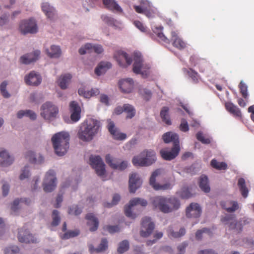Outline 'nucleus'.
Here are the masks:
<instances>
[{
  "label": "nucleus",
  "mask_w": 254,
  "mask_h": 254,
  "mask_svg": "<svg viewBox=\"0 0 254 254\" xmlns=\"http://www.w3.org/2000/svg\"><path fill=\"white\" fill-rule=\"evenodd\" d=\"M153 208L164 213H168L175 211L180 207V201L175 197H167L163 196H156L151 201Z\"/></svg>",
  "instance_id": "obj_1"
},
{
  "label": "nucleus",
  "mask_w": 254,
  "mask_h": 254,
  "mask_svg": "<svg viewBox=\"0 0 254 254\" xmlns=\"http://www.w3.org/2000/svg\"><path fill=\"white\" fill-rule=\"evenodd\" d=\"M101 127L100 121L96 119H90L80 125L77 132V136L83 141H90L98 133Z\"/></svg>",
  "instance_id": "obj_2"
},
{
  "label": "nucleus",
  "mask_w": 254,
  "mask_h": 254,
  "mask_svg": "<svg viewBox=\"0 0 254 254\" xmlns=\"http://www.w3.org/2000/svg\"><path fill=\"white\" fill-rule=\"evenodd\" d=\"M69 135L66 132H58L52 137V141L56 154L63 156L66 153L69 148Z\"/></svg>",
  "instance_id": "obj_3"
},
{
  "label": "nucleus",
  "mask_w": 254,
  "mask_h": 254,
  "mask_svg": "<svg viewBox=\"0 0 254 254\" xmlns=\"http://www.w3.org/2000/svg\"><path fill=\"white\" fill-rule=\"evenodd\" d=\"M156 160V153L153 150H145L138 155L134 156L132 160L135 166H148Z\"/></svg>",
  "instance_id": "obj_4"
},
{
  "label": "nucleus",
  "mask_w": 254,
  "mask_h": 254,
  "mask_svg": "<svg viewBox=\"0 0 254 254\" xmlns=\"http://www.w3.org/2000/svg\"><path fill=\"white\" fill-rule=\"evenodd\" d=\"M134 63L133 64V71L136 74H140L143 77H146L149 74L147 70L149 67L143 64V60L141 55L139 53H134Z\"/></svg>",
  "instance_id": "obj_5"
},
{
  "label": "nucleus",
  "mask_w": 254,
  "mask_h": 254,
  "mask_svg": "<svg viewBox=\"0 0 254 254\" xmlns=\"http://www.w3.org/2000/svg\"><path fill=\"white\" fill-rule=\"evenodd\" d=\"M41 115L46 120L52 121L55 119L59 113L58 107L50 102H46L41 108Z\"/></svg>",
  "instance_id": "obj_6"
},
{
  "label": "nucleus",
  "mask_w": 254,
  "mask_h": 254,
  "mask_svg": "<svg viewBox=\"0 0 254 254\" xmlns=\"http://www.w3.org/2000/svg\"><path fill=\"white\" fill-rule=\"evenodd\" d=\"M19 30L23 35L37 33L38 27L35 20L32 18L22 20L19 24Z\"/></svg>",
  "instance_id": "obj_7"
},
{
  "label": "nucleus",
  "mask_w": 254,
  "mask_h": 254,
  "mask_svg": "<svg viewBox=\"0 0 254 254\" xmlns=\"http://www.w3.org/2000/svg\"><path fill=\"white\" fill-rule=\"evenodd\" d=\"M56 181L55 172L53 170L47 172L43 183L44 191L49 192L54 190L57 185Z\"/></svg>",
  "instance_id": "obj_8"
},
{
  "label": "nucleus",
  "mask_w": 254,
  "mask_h": 254,
  "mask_svg": "<svg viewBox=\"0 0 254 254\" xmlns=\"http://www.w3.org/2000/svg\"><path fill=\"white\" fill-rule=\"evenodd\" d=\"M161 171L160 169H156L152 174L150 179L149 184L150 186L156 190H168L172 188V185L170 183H167L163 185H160L156 182V178L161 174Z\"/></svg>",
  "instance_id": "obj_9"
},
{
  "label": "nucleus",
  "mask_w": 254,
  "mask_h": 254,
  "mask_svg": "<svg viewBox=\"0 0 254 254\" xmlns=\"http://www.w3.org/2000/svg\"><path fill=\"white\" fill-rule=\"evenodd\" d=\"M89 161L91 165L95 170L98 176H102L105 174V164L99 156L92 155L90 157Z\"/></svg>",
  "instance_id": "obj_10"
},
{
  "label": "nucleus",
  "mask_w": 254,
  "mask_h": 254,
  "mask_svg": "<svg viewBox=\"0 0 254 254\" xmlns=\"http://www.w3.org/2000/svg\"><path fill=\"white\" fill-rule=\"evenodd\" d=\"M139 204L142 206H146L147 204V202L146 200L140 198H134L130 200L129 205L126 206L125 208V213L126 215L132 219H134L136 215L131 212V207L136 205Z\"/></svg>",
  "instance_id": "obj_11"
},
{
  "label": "nucleus",
  "mask_w": 254,
  "mask_h": 254,
  "mask_svg": "<svg viewBox=\"0 0 254 254\" xmlns=\"http://www.w3.org/2000/svg\"><path fill=\"white\" fill-rule=\"evenodd\" d=\"M114 57L119 65L123 67H127L132 63V59L128 56L127 53L122 51H116L114 54Z\"/></svg>",
  "instance_id": "obj_12"
},
{
  "label": "nucleus",
  "mask_w": 254,
  "mask_h": 254,
  "mask_svg": "<svg viewBox=\"0 0 254 254\" xmlns=\"http://www.w3.org/2000/svg\"><path fill=\"white\" fill-rule=\"evenodd\" d=\"M154 229V224L151 221V218L145 217L142 219L140 235L143 237L149 236Z\"/></svg>",
  "instance_id": "obj_13"
},
{
  "label": "nucleus",
  "mask_w": 254,
  "mask_h": 254,
  "mask_svg": "<svg viewBox=\"0 0 254 254\" xmlns=\"http://www.w3.org/2000/svg\"><path fill=\"white\" fill-rule=\"evenodd\" d=\"M107 128L113 138L115 140H123L127 138L126 134L121 132L119 128L116 127L114 122L111 120L108 121Z\"/></svg>",
  "instance_id": "obj_14"
},
{
  "label": "nucleus",
  "mask_w": 254,
  "mask_h": 254,
  "mask_svg": "<svg viewBox=\"0 0 254 254\" xmlns=\"http://www.w3.org/2000/svg\"><path fill=\"white\" fill-rule=\"evenodd\" d=\"M17 238L21 243H36L37 242V239L24 227L19 230Z\"/></svg>",
  "instance_id": "obj_15"
},
{
  "label": "nucleus",
  "mask_w": 254,
  "mask_h": 254,
  "mask_svg": "<svg viewBox=\"0 0 254 254\" xmlns=\"http://www.w3.org/2000/svg\"><path fill=\"white\" fill-rule=\"evenodd\" d=\"M180 146H173L170 151L162 149L160 151L161 157L165 160L170 161L175 158L179 153Z\"/></svg>",
  "instance_id": "obj_16"
},
{
  "label": "nucleus",
  "mask_w": 254,
  "mask_h": 254,
  "mask_svg": "<svg viewBox=\"0 0 254 254\" xmlns=\"http://www.w3.org/2000/svg\"><path fill=\"white\" fill-rule=\"evenodd\" d=\"M106 163L113 169L123 170L127 166V161H122L120 163L118 159H113L110 155L108 154L106 156Z\"/></svg>",
  "instance_id": "obj_17"
},
{
  "label": "nucleus",
  "mask_w": 254,
  "mask_h": 254,
  "mask_svg": "<svg viewBox=\"0 0 254 254\" xmlns=\"http://www.w3.org/2000/svg\"><path fill=\"white\" fill-rule=\"evenodd\" d=\"M201 213V209L198 203H191L186 209V215L188 218H198Z\"/></svg>",
  "instance_id": "obj_18"
},
{
  "label": "nucleus",
  "mask_w": 254,
  "mask_h": 254,
  "mask_svg": "<svg viewBox=\"0 0 254 254\" xmlns=\"http://www.w3.org/2000/svg\"><path fill=\"white\" fill-rule=\"evenodd\" d=\"M24 81L28 85L37 86L41 83L42 79L39 74H37L34 71H32L25 76Z\"/></svg>",
  "instance_id": "obj_19"
},
{
  "label": "nucleus",
  "mask_w": 254,
  "mask_h": 254,
  "mask_svg": "<svg viewBox=\"0 0 254 254\" xmlns=\"http://www.w3.org/2000/svg\"><path fill=\"white\" fill-rule=\"evenodd\" d=\"M142 184V181L136 173L131 174L129 179V191L134 193Z\"/></svg>",
  "instance_id": "obj_20"
},
{
  "label": "nucleus",
  "mask_w": 254,
  "mask_h": 254,
  "mask_svg": "<svg viewBox=\"0 0 254 254\" xmlns=\"http://www.w3.org/2000/svg\"><path fill=\"white\" fill-rule=\"evenodd\" d=\"M70 111L71 113L70 118L74 122H77L80 118L81 109L75 101H72L69 105Z\"/></svg>",
  "instance_id": "obj_21"
},
{
  "label": "nucleus",
  "mask_w": 254,
  "mask_h": 254,
  "mask_svg": "<svg viewBox=\"0 0 254 254\" xmlns=\"http://www.w3.org/2000/svg\"><path fill=\"white\" fill-rule=\"evenodd\" d=\"M40 54L39 50L34 51L33 53L23 55L21 57L20 61L24 64H29L31 63L35 62L38 59Z\"/></svg>",
  "instance_id": "obj_22"
},
{
  "label": "nucleus",
  "mask_w": 254,
  "mask_h": 254,
  "mask_svg": "<svg viewBox=\"0 0 254 254\" xmlns=\"http://www.w3.org/2000/svg\"><path fill=\"white\" fill-rule=\"evenodd\" d=\"M0 165L6 167L11 165L13 162V158L10 156L6 150L0 148Z\"/></svg>",
  "instance_id": "obj_23"
},
{
  "label": "nucleus",
  "mask_w": 254,
  "mask_h": 254,
  "mask_svg": "<svg viewBox=\"0 0 254 254\" xmlns=\"http://www.w3.org/2000/svg\"><path fill=\"white\" fill-rule=\"evenodd\" d=\"M119 86L124 93L131 92L133 87V81L131 78L122 79L119 82Z\"/></svg>",
  "instance_id": "obj_24"
},
{
  "label": "nucleus",
  "mask_w": 254,
  "mask_h": 254,
  "mask_svg": "<svg viewBox=\"0 0 254 254\" xmlns=\"http://www.w3.org/2000/svg\"><path fill=\"white\" fill-rule=\"evenodd\" d=\"M162 138L166 143L172 142L174 146H180L179 136L177 133L167 132L163 134Z\"/></svg>",
  "instance_id": "obj_25"
},
{
  "label": "nucleus",
  "mask_w": 254,
  "mask_h": 254,
  "mask_svg": "<svg viewBox=\"0 0 254 254\" xmlns=\"http://www.w3.org/2000/svg\"><path fill=\"white\" fill-rule=\"evenodd\" d=\"M171 40L173 41V46L179 50H183L186 47V43L178 36L175 31L171 32Z\"/></svg>",
  "instance_id": "obj_26"
},
{
  "label": "nucleus",
  "mask_w": 254,
  "mask_h": 254,
  "mask_svg": "<svg viewBox=\"0 0 254 254\" xmlns=\"http://www.w3.org/2000/svg\"><path fill=\"white\" fill-rule=\"evenodd\" d=\"M221 207L228 212H233L238 210L239 205L237 201H222L220 203Z\"/></svg>",
  "instance_id": "obj_27"
},
{
  "label": "nucleus",
  "mask_w": 254,
  "mask_h": 254,
  "mask_svg": "<svg viewBox=\"0 0 254 254\" xmlns=\"http://www.w3.org/2000/svg\"><path fill=\"white\" fill-rule=\"evenodd\" d=\"M226 109L234 117L241 118L242 113L240 109L232 102H226L225 104Z\"/></svg>",
  "instance_id": "obj_28"
},
{
  "label": "nucleus",
  "mask_w": 254,
  "mask_h": 254,
  "mask_svg": "<svg viewBox=\"0 0 254 254\" xmlns=\"http://www.w3.org/2000/svg\"><path fill=\"white\" fill-rule=\"evenodd\" d=\"M88 246L89 251L91 253L103 252L108 248V241L106 238L102 239L100 244L97 248H95L91 244H88Z\"/></svg>",
  "instance_id": "obj_29"
},
{
  "label": "nucleus",
  "mask_w": 254,
  "mask_h": 254,
  "mask_svg": "<svg viewBox=\"0 0 254 254\" xmlns=\"http://www.w3.org/2000/svg\"><path fill=\"white\" fill-rule=\"evenodd\" d=\"M86 219L88 220L87 224L90 227V231H96L98 229L99 225L98 219L93 213H89L87 214L86 216Z\"/></svg>",
  "instance_id": "obj_30"
},
{
  "label": "nucleus",
  "mask_w": 254,
  "mask_h": 254,
  "mask_svg": "<svg viewBox=\"0 0 254 254\" xmlns=\"http://www.w3.org/2000/svg\"><path fill=\"white\" fill-rule=\"evenodd\" d=\"M42 9L47 17L51 20L54 19L56 16V12L55 8L51 6L48 3H43L42 5Z\"/></svg>",
  "instance_id": "obj_31"
},
{
  "label": "nucleus",
  "mask_w": 254,
  "mask_h": 254,
  "mask_svg": "<svg viewBox=\"0 0 254 254\" xmlns=\"http://www.w3.org/2000/svg\"><path fill=\"white\" fill-rule=\"evenodd\" d=\"M221 221L225 224H229V228L231 229H236L238 223L235 220V215H226L221 218Z\"/></svg>",
  "instance_id": "obj_32"
},
{
  "label": "nucleus",
  "mask_w": 254,
  "mask_h": 254,
  "mask_svg": "<svg viewBox=\"0 0 254 254\" xmlns=\"http://www.w3.org/2000/svg\"><path fill=\"white\" fill-rule=\"evenodd\" d=\"M112 67V64L107 62H101L95 69V73L100 76Z\"/></svg>",
  "instance_id": "obj_33"
},
{
  "label": "nucleus",
  "mask_w": 254,
  "mask_h": 254,
  "mask_svg": "<svg viewBox=\"0 0 254 254\" xmlns=\"http://www.w3.org/2000/svg\"><path fill=\"white\" fill-rule=\"evenodd\" d=\"M199 187L201 190L205 192H208L210 191V188L208 184V179L206 176L202 175L200 177Z\"/></svg>",
  "instance_id": "obj_34"
},
{
  "label": "nucleus",
  "mask_w": 254,
  "mask_h": 254,
  "mask_svg": "<svg viewBox=\"0 0 254 254\" xmlns=\"http://www.w3.org/2000/svg\"><path fill=\"white\" fill-rule=\"evenodd\" d=\"M167 235L170 238H179L186 234V230L184 228H181L179 232H175L172 228L170 227L167 229Z\"/></svg>",
  "instance_id": "obj_35"
},
{
  "label": "nucleus",
  "mask_w": 254,
  "mask_h": 254,
  "mask_svg": "<svg viewBox=\"0 0 254 254\" xmlns=\"http://www.w3.org/2000/svg\"><path fill=\"white\" fill-rule=\"evenodd\" d=\"M133 8L136 12L142 13L145 10L150 9L151 3L148 0H142L140 2V5H134Z\"/></svg>",
  "instance_id": "obj_36"
},
{
  "label": "nucleus",
  "mask_w": 254,
  "mask_h": 254,
  "mask_svg": "<svg viewBox=\"0 0 254 254\" xmlns=\"http://www.w3.org/2000/svg\"><path fill=\"white\" fill-rule=\"evenodd\" d=\"M103 4L108 9L122 12V9L114 0H102Z\"/></svg>",
  "instance_id": "obj_37"
},
{
  "label": "nucleus",
  "mask_w": 254,
  "mask_h": 254,
  "mask_svg": "<svg viewBox=\"0 0 254 254\" xmlns=\"http://www.w3.org/2000/svg\"><path fill=\"white\" fill-rule=\"evenodd\" d=\"M183 71L191 79L194 83H198L199 76L196 71L192 68L187 69L186 68L183 69Z\"/></svg>",
  "instance_id": "obj_38"
},
{
  "label": "nucleus",
  "mask_w": 254,
  "mask_h": 254,
  "mask_svg": "<svg viewBox=\"0 0 254 254\" xmlns=\"http://www.w3.org/2000/svg\"><path fill=\"white\" fill-rule=\"evenodd\" d=\"M47 55L52 58H59L61 54V51L59 46L53 45L51 47L50 51L47 50Z\"/></svg>",
  "instance_id": "obj_39"
},
{
  "label": "nucleus",
  "mask_w": 254,
  "mask_h": 254,
  "mask_svg": "<svg viewBox=\"0 0 254 254\" xmlns=\"http://www.w3.org/2000/svg\"><path fill=\"white\" fill-rule=\"evenodd\" d=\"M238 186L239 187L242 196L246 198L247 197L249 190L246 186V182L244 178H241L238 180Z\"/></svg>",
  "instance_id": "obj_40"
},
{
  "label": "nucleus",
  "mask_w": 254,
  "mask_h": 254,
  "mask_svg": "<svg viewBox=\"0 0 254 254\" xmlns=\"http://www.w3.org/2000/svg\"><path fill=\"white\" fill-rule=\"evenodd\" d=\"M72 76L70 74H66L61 76L59 79V85L61 89H65L67 88L68 83L70 82Z\"/></svg>",
  "instance_id": "obj_41"
},
{
  "label": "nucleus",
  "mask_w": 254,
  "mask_h": 254,
  "mask_svg": "<svg viewBox=\"0 0 254 254\" xmlns=\"http://www.w3.org/2000/svg\"><path fill=\"white\" fill-rule=\"evenodd\" d=\"M160 116L163 122L168 125L171 124V121L169 115V108L164 107L160 112Z\"/></svg>",
  "instance_id": "obj_42"
},
{
  "label": "nucleus",
  "mask_w": 254,
  "mask_h": 254,
  "mask_svg": "<svg viewBox=\"0 0 254 254\" xmlns=\"http://www.w3.org/2000/svg\"><path fill=\"white\" fill-rule=\"evenodd\" d=\"M30 202L31 200L29 198H26L15 199L12 204L11 209L13 212H15L18 209V205L20 203H24L25 204L28 205L30 203Z\"/></svg>",
  "instance_id": "obj_43"
},
{
  "label": "nucleus",
  "mask_w": 254,
  "mask_h": 254,
  "mask_svg": "<svg viewBox=\"0 0 254 254\" xmlns=\"http://www.w3.org/2000/svg\"><path fill=\"white\" fill-rule=\"evenodd\" d=\"M124 112L127 114L126 117L127 119H131L135 115L134 108L130 104H124Z\"/></svg>",
  "instance_id": "obj_44"
},
{
  "label": "nucleus",
  "mask_w": 254,
  "mask_h": 254,
  "mask_svg": "<svg viewBox=\"0 0 254 254\" xmlns=\"http://www.w3.org/2000/svg\"><path fill=\"white\" fill-rule=\"evenodd\" d=\"M162 27L156 28V31L154 30L153 32L157 35L159 42H162L168 44L170 43V41L162 32Z\"/></svg>",
  "instance_id": "obj_45"
},
{
  "label": "nucleus",
  "mask_w": 254,
  "mask_h": 254,
  "mask_svg": "<svg viewBox=\"0 0 254 254\" xmlns=\"http://www.w3.org/2000/svg\"><path fill=\"white\" fill-rule=\"evenodd\" d=\"M206 234L209 237H211L212 233L210 229L204 228L201 230H198L195 233V238L197 240H201L203 237V234Z\"/></svg>",
  "instance_id": "obj_46"
},
{
  "label": "nucleus",
  "mask_w": 254,
  "mask_h": 254,
  "mask_svg": "<svg viewBox=\"0 0 254 254\" xmlns=\"http://www.w3.org/2000/svg\"><path fill=\"white\" fill-rule=\"evenodd\" d=\"M191 188L184 187L179 192V194L182 198H189L192 196L191 192Z\"/></svg>",
  "instance_id": "obj_47"
},
{
  "label": "nucleus",
  "mask_w": 254,
  "mask_h": 254,
  "mask_svg": "<svg viewBox=\"0 0 254 254\" xmlns=\"http://www.w3.org/2000/svg\"><path fill=\"white\" fill-rule=\"evenodd\" d=\"M211 166L217 170H226L227 168V165L225 162H219L215 159H212L211 161Z\"/></svg>",
  "instance_id": "obj_48"
},
{
  "label": "nucleus",
  "mask_w": 254,
  "mask_h": 254,
  "mask_svg": "<svg viewBox=\"0 0 254 254\" xmlns=\"http://www.w3.org/2000/svg\"><path fill=\"white\" fill-rule=\"evenodd\" d=\"M85 48L88 50H90V52L93 51L97 54H101L103 51V47L100 45H93L91 44L88 43L85 44Z\"/></svg>",
  "instance_id": "obj_49"
},
{
  "label": "nucleus",
  "mask_w": 254,
  "mask_h": 254,
  "mask_svg": "<svg viewBox=\"0 0 254 254\" xmlns=\"http://www.w3.org/2000/svg\"><path fill=\"white\" fill-rule=\"evenodd\" d=\"M7 84L6 81H4L0 85V92L4 98H9L10 97V93L6 89Z\"/></svg>",
  "instance_id": "obj_50"
},
{
  "label": "nucleus",
  "mask_w": 254,
  "mask_h": 254,
  "mask_svg": "<svg viewBox=\"0 0 254 254\" xmlns=\"http://www.w3.org/2000/svg\"><path fill=\"white\" fill-rule=\"evenodd\" d=\"M239 88L243 97L246 99H247L249 96L248 93V86L243 81H241L239 83Z\"/></svg>",
  "instance_id": "obj_51"
},
{
  "label": "nucleus",
  "mask_w": 254,
  "mask_h": 254,
  "mask_svg": "<svg viewBox=\"0 0 254 254\" xmlns=\"http://www.w3.org/2000/svg\"><path fill=\"white\" fill-rule=\"evenodd\" d=\"M129 243L127 240H124L119 244L118 252L120 254H123L128 250Z\"/></svg>",
  "instance_id": "obj_52"
},
{
  "label": "nucleus",
  "mask_w": 254,
  "mask_h": 254,
  "mask_svg": "<svg viewBox=\"0 0 254 254\" xmlns=\"http://www.w3.org/2000/svg\"><path fill=\"white\" fill-rule=\"evenodd\" d=\"M139 93L146 101H148L152 96L151 92L149 90L145 88L139 89Z\"/></svg>",
  "instance_id": "obj_53"
},
{
  "label": "nucleus",
  "mask_w": 254,
  "mask_h": 254,
  "mask_svg": "<svg viewBox=\"0 0 254 254\" xmlns=\"http://www.w3.org/2000/svg\"><path fill=\"white\" fill-rule=\"evenodd\" d=\"M53 221L51 223L52 226L55 227L59 225L60 222V217L59 216V212L57 210H54L52 213Z\"/></svg>",
  "instance_id": "obj_54"
},
{
  "label": "nucleus",
  "mask_w": 254,
  "mask_h": 254,
  "mask_svg": "<svg viewBox=\"0 0 254 254\" xmlns=\"http://www.w3.org/2000/svg\"><path fill=\"white\" fill-rule=\"evenodd\" d=\"M79 234V231L75 230L73 231H68L65 232L61 237L63 239L66 240L71 238L75 237Z\"/></svg>",
  "instance_id": "obj_55"
},
{
  "label": "nucleus",
  "mask_w": 254,
  "mask_h": 254,
  "mask_svg": "<svg viewBox=\"0 0 254 254\" xmlns=\"http://www.w3.org/2000/svg\"><path fill=\"white\" fill-rule=\"evenodd\" d=\"M68 213L71 215H78L82 212V209L77 205H72L68 209Z\"/></svg>",
  "instance_id": "obj_56"
},
{
  "label": "nucleus",
  "mask_w": 254,
  "mask_h": 254,
  "mask_svg": "<svg viewBox=\"0 0 254 254\" xmlns=\"http://www.w3.org/2000/svg\"><path fill=\"white\" fill-rule=\"evenodd\" d=\"M5 254H21L19 252V249L17 246H12L7 248L4 250Z\"/></svg>",
  "instance_id": "obj_57"
},
{
  "label": "nucleus",
  "mask_w": 254,
  "mask_h": 254,
  "mask_svg": "<svg viewBox=\"0 0 254 254\" xmlns=\"http://www.w3.org/2000/svg\"><path fill=\"white\" fill-rule=\"evenodd\" d=\"M196 137L197 140L201 141L202 143L209 144L211 142L210 139L208 138H205L201 132H198L197 133Z\"/></svg>",
  "instance_id": "obj_58"
},
{
  "label": "nucleus",
  "mask_w": 254,
  "mask_h": 254,
  "mask_svg": "<svg viewBox=\"0 0 254 254\" xmlns=\"http://www.w3.org/2000/svg\"><path fill=\"white\" fill-rule=\"evenodd\" d=\"M104 230H107L110 233H114L115 232H119L120 231V228L118 226H111L107 225L104 227Z\"/></svg>",
  "instance_id": "obj_59"
},
{
  "label": "nucleus",
  "mask_w": 254,
  "mask_h": 254,
  "mask_svg": "<svg viewBox=\"0 0 254 254\" xmlns=\"http://www.w3.org/2000/svg\"><path fill=\"white\" fill-rule=\"evenodd\" d=\"M120 198L121 197L120 195L118 194H115L113 197L112 203L110 204L108 203L107 205H105V206L108 207H110L114 205H116L118 203V202L120 201Z\"/></svg>",
  "instance_id": "obj_60"
},
{
  "label": "nucleus",
  "mask_w": 254,
  "mask_h": 254,
  "mask_svg": "<svg viewBox=\"0 0 254 254\" xmlns=\"http://www.w3.org/2000/svg\"><path fill=\"white\" fill-rule=\"evenodd\" d=\"M25 157L32 163H36L37 162V160L35 157V154L33 151H28L26 154Z\"/></svg>",
  "instance_id": "obj_61"
},
{
  "label": "nucleus",
  "mask_w": 254,
  "mask_h": 254,
  "mask_svg": "<svg viewBox=\"0 0 254 254\" xmlns=\"http://www.w3.org/2000/svg\"><path fill=\"white\" fill-rule=\"evenodd\" d=\"M180 129L181 131L186 132L189 130V126L186 119H183L180 126Z\"/></svg>",
  "instance_id": "obj_62"
},
{
  "label": "nucleus",
  "mask_w": 254,
  "mask_h": 254,
  "mask_svg": "<svg viewBox=\"0 0 254 254\" xmlns=\"http://www.w3.org/2000/svg\"><path fill=\"white\" fill-rule=\"evenodd\" d=\"M29 176V171L28 169L27 166H25L23 170H22V173L19 176V179L21 180H23L24 179L27 178Z\"/></svg>",
  "instance_id": "obj_63"
},
{
  "label": "nucleus",
  "mask_w": 254,
  "mask_h": 254,
  "mask_svg": "<svg viewBox=\"0 0 254 254\" xmlns=\"http://www.w3.org/2000/svg\"><path fill=\"white\" fill-rule=\"evenodd\" d=\"M188 246V244L186 242H183L178 247V250L179 252V254H184L185 249Z\"/></svg>",
  "instance_id": "obj_64"
}]
</instances>
